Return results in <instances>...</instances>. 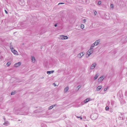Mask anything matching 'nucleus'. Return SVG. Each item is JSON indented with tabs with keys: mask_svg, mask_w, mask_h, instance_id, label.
Returning a JSON list of instances; mask_svg holds the SVG:
<instances>
[{
	"mask_svg": "<svg viewBox=\"0 0 127 127\" xmlns=\"http://www.w3.org/2000/svg\"><path fill=\"white\" fill-rule=\"evenodd\" d=\"M83 20L84 21H86L85 19H84Z\"/></svg>",
	"mask_w": 127,
	"mask_h": 127,
	"instance_id": "obj_37",
	"label": "nucleus"
},
{
	"mask_svg": "<svg viewBox=\"0 0 127 127\" xmlns=\"http://www.w3.org/2000/svg\"><path fill=\"white\" fill-rule=\"evenodd\" d=\"M101 1H98V3H97V4L98 5H100L101 4Z\"/></svg>",
	"mask_w": 127,
	"mask_h": 127,
	"instance_id": "obj_21",
	"label": "nucleus"
},
{
	"mask_svg": "<svg viewBox=\"0 0 127 127\" xmlns=\"http://www.w3.org/2000/svg\"><path fill=\"white\" fill-rule=\"evenodd\" d=\"M52 106H50L49 107V108H48V109L49 110H50L51 109H52V108H53L52 107Z\"/></svg>",
	"mask_w": 127,
	"mask_h": 127,
	"instance_id": "obj_25",
	"label": "nucleus"
},
{
	"mask_svg": "<svg viewBox=\"0 0 127 127\" xmlns=\"http://www.w3.org/2000/svg\"><path fill=\"white\" fill-rule=\"evenodd\" d=\"M69 89V88L68 87H66L64 90V91L65 93H66Z\"/></svg>",
	"mask_w": 127,
	"mask_h": 127,
	"instance_id": "obj_13",
	"label": "nucleus"
},
{
	"mask_svg": "<svg viewBox=\"0 0 127 127\" xmlns=\"http://www.w3.org/2000/svg\"><path fill=\"white\" fill-rule=\"evenodd\" d=\"M96 63H94L92 65L90 69H94V68L95 67V66H96Z\"/></svg>",
	"mask_w": 127,
	"mask_h": 127,
	"instance_id": "obj_3",
	"label": "nucleus"
},
{
	"mask_svg": "<svg viewBox=\"0 0 127 127\" xmlns=\"http://www.w3.org/2000/svg\"><path fill=\"white\" fill-rule=\"evenodd\" d=\"M77 118H80V119L81 120H82V118L81 117H77Z\"/></svg>",
	"mask_w": 127,
	"mask_h": 127,
	"instance_id": "obj_29",
	"label": "nucleus"
},
{
	"mask_svg": "<svg viewBox=\"0 0 127 127\" xmlns=\"http://www.w3.org/2000/svg\"><path fill=\"white\" fill-rule=\"evenodd\" d=\"M97 13V12L96 11H95L94 12V14L95 15H96Z\"/></svg>",
	"mask_w": 127,
	"mask_h": 127,
	"instance_id": "obj_28",
	"label": "nucleus"
},
{
	"mask_svg": "<svg viewBox=\"0 0 127 127\" xmlns=\"http://www.w3.org/2000/svg\"><path fill=\"white\" fill-rule=\"evenodd\" d=\"M109 109V107L108 106H107L105 107V110L106 111H107Z\"/></svg>",
	"mask_w": 127,
	"mask_h": 127,
	"instance_id": "obj_20",
	"label": "nucleus"
},
{
	"mask_svg": "<svg viewBox=\"0 0 127 127\" xmlns=\"http://www.w3.org/2000/svg\"><path fill=\"white\" fill-rule=\"evenodd\" d=\"M5 13H6V14H8V12H7L6 11V10H5Z\"/></svg>",
	"mask_w": 127,
	"mask_h": 127,
	"instance_id": "obj_31",
	"label": "nucleus"
},
{
	"mask_svg": "<svg viewBox=\"0 0 127 127\" xmlns=\"http://www.w3.org/2000/svg\"><path fill=\"white\" fill-rule=\"evenodd\" d=\"M114 102L113 101H111V105H113L114 104Z\"/></svg>",
	"mask_w": 127,
	"mask_h": 127,
	"instance_id": "obj_19",
	"label": "nucleus"
},
{
	"mask_svg": "<svg viewBox=\"0 0 127 127\" xmlns=\"http://www.w3.org/2000/svg\"><path fill=\"white\" fill-rule=\"evenodd\" d=\"M107 89L106 88L104 89V91H105L107 90Z\"/></svg>",
	"mask_w": 127,
	"mask_h": 127,
	"instance_id": "obj_30",
	"label": "nucleus"
},
{
	"mask_svg": "<svg viewBox=\"0 0 127 127\" xmlns=\"http://www.w3.org/2000/svg\"><path fill=\"white\" fill-rule=\"evenodd\" d=\"M25 108H23V109H25Z\"/></svg>",
	"mask_w": 127,
	"mask_h": 127,
	"instance_id": "obj_41",
	"label": "nucleus"
},
{
	"mask_svg": "<svg viewBox=\"0 0 127 127\" xmlns=\"http://www.w3.org/2000/svg\"><path fill=\"white\" fill-rule=\"evenodd\" d=\"M114 6L113 4H111L110 5V7L111 8H113Z\"/></svg>",
	"mask_w": 127,
	"mask_h": 127,
	"instance_id": "obj_18",
	"label": "nucleus"
},
{
	"mask_svg": "<svg viewBox=\"0 0 127 127\" xmlns=\"http://www.w3.org/2000/svg\"><path fill=\"white\" fill-rule=\"evenodd\" d=\"M42 46H41L40 48H41V49H42Z\"/></svg>",
	"mask_w": 127,
	"mask_h": 127,
	"instance_id": "obj_40",
	"label": "nucleus"
},
{
	"mask_svg": "<svg viewBox=\"0 0 127 127\" xmlns=\"http://www.w3.org/2000/svg\"><path fill=\"white\" fill-rule=\"evenodd\" d=\"M54 26L55 27H56L57 26V24H56L55 25H54Z\"/></svg>",
	"mask_w": 127,
	"mask_h": 127,
	"instance_id": "obj_34",
	"label": "nucleus"
},
{
	"mask_svg": "<svg viewBox=\"0 0 127 127\" xmlns=\"http://www.w3.org/2000/svg\"><path fill=\"white\" fill-rule=\"evenodd\" d=\"M8 121H6L4 124H3V125L6 126H8Z\"/></svg>",
	"mask_w": 127,
	"mask_h": 127,
	"instance_id": "obj_14",
	"label": "nucleus"
},
{
	"mask_svg": "<svg viewBox=\"0 0 127 127\" xmlns=\"http://www.w3.org/2000/svg\"><path fill=\"white\" fill-rule=\"evenodd\" d=\"M53 85H54L55 86H56V85L55 84V83H54L53 84Z\"/></svg>",
	"mask_w": 127,
	"mask_h": 127,
	"instance_id": "obj_36",
	"label": "nucleus"
},
{
	"mask_svg": "<svg viewBox=\"0 0 127 127\" xmlns=\"http://www.w3.org/2000/svg\"><path fill=\"white\" fill-rule=\"evenodd\" d=\"M102 88V86H98L96 88V90L97 91H99L101 90Z\"/></svg>",
	"mask_w": 127,
	"mask_h": 127,
	"instance_id": "obj_7",
	"label": "nucleus"
},
{
	"mask_svg": "<svg viewBox=\"0 0 127 127\" xmlns=\"http://www.w3.org/2000/svg\"><path fill=\"white\" fill-rule=\"evenodd\" d=\"M61 38L62 39H67L68 38L67 36H64V35H62L61 36Z\"/></svg>",
	"mask_w": 127,
	"mask_h": 127,
	"instance_id": "obj_5",
	"label": "nucleus"
},
{
	"mask_svg": "<svg viewBox=\"0 0 127 127\" xmlns=\"http://www.w3.org/2000/svg\"><path fill=\"white\" fill-rule=\"evenodd\" d=\"M88 102L87 101L86 99L84 101V103H86Z\"/></svg>",
	"mask_w": 127,
	"mask_h": 127,
	"instance_id": "obj_22",
	"label": "nucleus"
},
{
	"mask_svg": "<svg viewBox=\"0 0 127 127\" xmlns=\"http://www.w3.org/2000/svg\"><path fill=\"white\" fill-rule=\"evenodd\" d=\"M118 119H120V120L121 119V117H119Z\"/></svg>",
	"mask_w": 127,
	"mask_h": 127,
	"instance_id": "obj_35",
	"label": "nucleus"
},
{
	"mask_svg": "<svg viewBox=\"0 0 127 127\" xmlns=\"http://www.w3.org/2000/svg\"><path fill=\"white\" fill-rule=\"evenodd\" d=\"M10 47H13L12 46V45L10 43Z\"/></svg>",
	"mask_w": 127,
	"mask_h": 127,
	"instance_id": "obj_33",
	"label": "nucleus"
},
{
	"mask_svg": "<svg viewBox=\"0 0 127 127\" xmlns=\"http://www.w3.org/2000/svg\"><path fill=\"white\" fill-rule=\"evenodd\" d=\"M104 76H102L98 79V81L99 82H100L102 81L103 79Z\"/></svg>",
	"mask_w": 127,
	"mask_h": 127,
	"instance_id": "obj_8",
	"label": "nucleus"
},
{
	"mask_svg": "<svg viewBox=\"0 0 127 127\" xmlns=\"http://www.w3.org/2000/svg\"><path fill=\"white\" fill-rule=\"evenodd\" d=\"M98 117V116L97 114H93L91 115V118L92 120H95Z\"/></svg>",
	"mask_w": 127,
	"mask_h": 127,
	"instance_id": "obj_2",
	"label": "nucleus"
},
{
	"mask_svg": "<svg viewBox=\"0 0 127 127\" xmlns=\"http://www.w3.org/2000/svg\"><path fill=\"white\" fill-rule=\"evenodd\" d=\"M99 40L96 41L95 42L93 43L95 46L97 45L99 43Z\"/></svg>",
	"mask_w": 127,
	"mask_h": 127,
	"instance_id": "obj_9",
	"label": "nucleus"
},
{
	"mask_svg": "<svg viewBox=\"0 0 127 127\" xmlns=\"http://www.w3.org/2000/svg\"><path fill=\"white\" fill-rule=\"evenodd\" d=\"M44 78V77H43L42 78H41L42 79H43V78Z\"/></svg>",
	"mask_w": 127,
	"mask_h": 127,
	"instance_id": "obj_38",
	"label": "nucleus"
},
{
	"mask_svg": "<svg viewBox=\"0 0 127 127\" xmlns=\"http://www.w3.org/2000/svg\"><path fill=\"white\" fill-rule=\"evenodd\" d=\"M54 72V70H52L51 71H47V73L48 74H50L51 73H52Z\"/></svg>",
	"mask_w": 127,
	"mask_h": 127,
	"instance_id": "obj_12",
	"label": "nucleus"
},
{
	"mask_svg": "<svg viewBox=\"0 0 127 127\" xmlns=\"http://www.w3.org/2000/svg\"><path fill=\"white\" fill-rule=\"evenodd\" d=\"M95 46V45L93 44H92L91 45L90 49L87 52V54H88V56H87L86 57H88L92 54L93 53V48Z\"/></svg>",
	"mask_w": 127,
	"mask_h": 127,
	"instance_id": "obj_1",
	"label": "nucleus"
},
{
	"mask_svg": "<svg viewBox=\"0 0 127 127\" xmlns=\"http://www.w3.org/2000/svg\"><path fill=\"white\" fill-rule=\"evenodd\" d=\"M80 27L81 29H83L84 27V26L83 24H81L80 26Z\"/></svg>",
	"mask_w": 127,
	"mask_h": 127,
	"instance_id": "obj_17",
	"label": "nucleus"
},
{
	"mask_svg": "<svg viewBox=\"0 0 127 127\" xmlns=\"http://www.w3.org/2000/svg\"><path fill=\"white\" fill-rule=\"evenodd\" d=\"M4 120H5V118H4Z\"/></svg>",
	"mask_w": 127,
	"mask_h": 127,
	"instance_id": "obj_39",
	"label": "nucleus"
},
{
	"mask_svg": "<svg viewBox=\"0 0 127 127\" xmlns=\"http://www.w3.org/2000/svg\"><path fill=\"white\" fill-rule=\"evenodd\" d=\"M11 64V63L10 62H8L6 64V65L7 66H9Z\"/></svg>",
	"mask_w": 127,
	"mask_h": 127,
	"instance_id": "obj_16",
	"label": "nucleus"
},
{
	"mask_svg": "<svg viewBox=\"0 0 127 127\" xmlns=\"http://www.w3.org/2000/svg\"><path fill=\"white\" fill-rule=\"evenodd\" d=\"M32 63L35 64L36 63V62L35 61V57L32 56Z\"/></svg>",
	"mask_w": 127,
	"mask_h": 127,
	"instance_id": "obj_10",
	"label": "nucleus"
},
{
	"mask_svg": "<svg viewBox=\"0 0 127 127\" xmlns=\"http://www.w3.org/2000/svg\"><path fill=\"white\" fill-rule=\"evenodd\" d=\"M64 3L63 2H60L58 4V5H60V4H63Z\"/></svg>",
	"mask_w": 127,
	"mask_h": 127,
	"instance_id": "obj_26",
	"label": "nucleus"
},
{
	"mask_svg": "<svg viewBox=\"0 0 127 127\" xmlns=\"http://www.w3.org/2000/svg\"><path fill=\"white\" fill-rule=\"evenodd\" d=\"M56 105V104L55 105H52L51 106L53 108L54 107H55Z\"/></svg>",
	"mask_w": 127,
	"mask_h": 127,
	"instance_id": "obj_27",
	"label": "nucleus"
},
{
	"mask_svg": "<svg viewBox=\"0 0 127 127\" xmlns=\"http://www.w3.org/2000/svg\"><path fill=\"white\" fill-rule=\"evenodd\" d=\"M31 60H32V56H31Z\"/></svg>",
	"mask_w": 127,
	"mask_h": 127,
	"instance_id": "obj_44",
	"label": "nucleus"
},
{
	"mask_svg": "<svg viewBox=\"0 0 127 127\" xmlns=\"http://www.w3.org/2000/svg\"><path fill=\"white\" fill-rule=\"evenodd\" d=\"M90 98H87L86 100L88 102L89 101H90Z\"/></svg>",
	"mask_w": 127,
	"mask_h": 127,
	"instance_id": "obj_23",
	"label": "nucleus"
},
{
	"mask_svg": "<svg viewBox=\"0 0 127 127\" xmlns=\"http://www.w3.org/2000/svg\"><path fill=\"white\" fill-rule=\"evenodd\" d=\"M98 76L97 74H96L94 78V80H95L97 78Z\"/></svg>",
	"mask_w": 127,
	"mask_h": 127,
	"instance_id": "obj_15",
	"label": "nucleus"
},
{
	"mask_svg": "<svg viewBox=\"0 0 127 127\" xmlns=\"http://www.w3.org/2000/svg\"><path fill=\"white\" fill-rule=\"evenodd\" d=\"M10 49H11L12 52L14 54H16V53L14 52H16L17 51L15 50V49L13 48V47H10Z\"/></svg>",
	"mask_w": 127,
	"mask_h": 127,
	"instance_id": "obj_11",
	"label": "nucleus"
},
{
	"mask_svg": "<svg viewBox=\"0 0 127 127\" xmlns=\"http://www.w3.org/2000/svg\"><path fill=\"white\" fill-rule=\"evenodd\" d=\"M27 114L26 113H24L23 114H22V115H27Z\"/></svg>",
	"mask_w": 127,
	"mask_h": 127,
	"instance_id": "obj_32",
	"label": "nucleus"
},
{
	"mask_svg": "<svg viewBox=\"0 0 127 127\" xmlns=\"http://www.w3.org/2000/svg\"><path fill=\"white\" fill-rule=\"evenodd\" d=\"M83 53H84L83 52L80 53L78 55V57L79 58H81L84 55V54Z\"/></svg>",
	"mask_w": 127,
	"mask_h": 127,
	"instance_id": "obj_6",
	"label": "nucleus"
},
{
	"mask_svg": "<svg viewBox=\"0 0 127 127\" xmlns=\"http://www.w3.org/2000/svg\"><path fill=\"white\" fill-rule=\"evenodd\" d=\"M15 94V92H12L11 93V95H14Z\"/></svg>",
	"mask_w": 127,
	"mask_h": 127,
	"instance_id": "obj_24",
	"label": "nucleus"
},
{
	"mask_svg": "<svg viewBox=\"0 0 127 127\" xmlns=\"http://www.w3.org/2000/svg\"><path fill=\"white\" fill-rule=\"evenodd\" d=\"M21 62H19L15 64L14 66L15 67H17L20 66L21 65Z\"/></svg>",
	"mask_w": 127,
	"mask_h": 127,
	"instance_id": "obj_4",
	"label": "nucleus"
},
{
	"mask_svg": "<svg viewBox=\"0 0 127 127\" xmlns=\"http://www.w3.org/2000/svg\"><path fill=\"white\" fill-rule=\"evenodd\" d=\"M18 121H20V120H18Z\"/></svg>",
	"mask_w": 127,
	"mask_h": 127,
	"instance_id": "obj_43",
	"label": "nucleus"
},
{
	"mask_svg": "<svg viewBox=\"0 0 127 127\" xmlns=\"http://www.w3.org/2000/svg\"><path fill=\"white\" fill-rule=\"evenodd\" d=\"M85 126L86 127H87V125H85Z\"/></svg>",
	"mask_w": 127,
	"mask_h": 127,
	"instance_id": "obj_42",
	"label": "nucleus"
}]
</instances>
